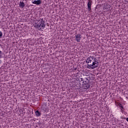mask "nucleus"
I'll use <instances>...</instances> for the list:
<instances>
[{"mask_svg": "<svg viewBox=\"0 0 128 128\" xmlns=\"http://www.w3.org/2000/svg\"><path fill=\"white\" fill-rule=\"evenodd\" d=\"M95 60L96 58L93 56H90L86 58L87 68L94 70V66H96V63H94Z\"/></svg>", "mask_w": 128, "mask_h": 128, "instance_id": "1", "label": "nucleus"}, {"mask_svg": "<svg viewBox=\"0 0 128 128\" xmlns=\"http://www.w3.org/2000/svg\"><path fill=\"white\" fill-rule=\"evenodd\" d=\"M36 27L39 28L40 30H41L42 28H46V22L43 19H42L41 21L36 24Z\"/></svg>", "mask_w": 128, "mask_h": 128, "instance_id": "2", "label": "nucleus"}, {"mask_svg": "<svg viewBox=\"0 0 128 128\" xmlns=\"http://www.w3.org/2000/svg\"><path fill=\"white\" fill-rule=\"evenodd\" d=\"M90 80L88 79H86V82H84V90H88L90 87V85L89 84Z\"/></svg>", "mask_w": 128, "mask_h": 128, "instance_id": "3", "label": "nucleus"}, {"mask_svg": "<svg viewBox=\"0 0 128 128\" xmlns=\"http://www.w3.org/2000/svg\"><path fill=\"white\" fill-rule=\"evenodd\" d=\"M92 0H88V12L92 10Z\"/></svg>", "mask_w": 128, "mask_h": 128, "instance_id": "4", "label": "nucleus"}, {"mask_svg": "<svg viewBox=\"0 0 128 128\" xmlns=\"http://www.w3.org/2000/svg\"><path fill=\"white\" fill-rule=\"evenodd\" d=\"M32 4H36L37 6H40V4H42V0H34L32 2Z\"/></svg>", "mask_w": 128, "mask_h": 128, "instance_id": "5", "label": "nucleus"}, {"mask_svg": "<svg viewBox=\"0 0 128 128\" xmlns=\"http://www.w3.org/2000/svg\"><path fill=\"white\" fill-rule=\"evenodd\" d=\"M80 38H82V37H80V34H77L75 36V40L77 42H80Z\"/></svg>", "mask_w": 128, "mask_h": 128, "instance_id": "6", "label": "nucleus"}, {"mask_svg": "<svg viewBox=\"0 0 128 128\" xmlns=\"http://www.w3.org/2000/svg\"><path fill=\"white\" fill-rule=\"evenodd\" d=\"M94 62L95 66H93L94 68H96L98 66V61L96 58Z\"/></svg>", "mask_w": 128, "mask_h": 128, "instance_id": "7", "label": "nucleus"}, {"mask_svg": "<svg viewBox=\"0 0 128 128\" xmlns=\"http://www.w3.org/2000/svg\"><path fill=\"white\" fill-rule=\"evenodd\" d=\"M19 6H20V8H24V6H25L26 4H24V2H20V4H19Z\"/></svg>", "mask_w": 128, "mask_h": 128, "instance_id": "8", "label": "nucleus"}, {"mask_svg": "<svg viewBox=\"0 0 128 128\" xmlns=\"http://www.w3.org/2000/svg\"><path fill=\"white\" fill-rule=\"evenodd\" d=\"M35 114L36 116H42V113H40L38 110L36 111Z\"/></svg>", "mask_w": 128, "mask_h": 128, "instance_id": "9", "label": "nucleus"}, {"mask_svg": "<svg viewBox=\"0 0 128 128\" xmlns=\"http://www.w3.org/2000/svg\"><path fill=\"white\" fill-rule=\"evenodd\" d=\"M118 106L120 108V110H121L122 112L124 110V106L120 103L118 104Z\"/></svg>", "mask_w": 128, "mask_h": 128, "instance_id": "10", "label": "nucleus"}, {"mask_svg": "<svg viewBox=\"0 0 128 128\" xmlns=\"http://www.w3.org/2000/svg\"><path fill=\"white\" fill-rule=\"evenodd\" d=\"M2 54H4V52L0 50V58H2Z\"/></svg>", "mask_w": 128, "mask_h": 128, "instance_id": "11", "label": "nucleus"}, {"mask_svg": "<svg viewBox=\"0 0 128 128\" xmlns=\"http://www.w3.org/2000/svg\"><path fill=\"white\" fill-rule=\"evenodd\" d=\"M2 32L0 31V38H2Z\"/></svg>", "mask_w": 128, "mask_h": 128, "instance_id": "12", "label": "nucleus"}, {"mask_svg": "<svg viewBox=\"0 0 128 128\" xmlns=\"http://www.w3.org/2000/svg\"><path fill=\"white\" fill-rule=\"evenodd\" d=\"M86 80H88V79H86ZM84 82H86V80L83 81V84H82L83 86H84Z\"/></svg>", "mask_w": 128, "mask_h": 128, "instance_id": "13", "label": "nucleus"}, {"mask_svg": "<svg viewBox=\"0 0 128 128\" xmlns=\"http://www.w3.org/2000/svg\"><path fill=\"white\" fill-rule=\"evenodd\" d=\"M80 80H81V82H84V78H80Z\"/></svg>", "mask_w": 128, "mask_h": 128, "instance_id": "14", "label": "nucleus"}, {"mask_svg": "<svg viewBox=\"0 0 128 128\" xmlns=\"http://www.w3.org/2000/svg\"><path fill=\"white\" fill-rule=\"evenodd\" d=\"M126 120L128 122V118H126Z\"/></svg>", "mask_w": 128, "mask_h": 128, "instance_id": "15", "label": "nucleus"}, {"mask_svg": "<svg viewBox=\"0 0 128 128\" xmlns=\"http://www.w3.org/2000/svg\"><path fill=\"white\" fill-rule=\"evenodd\" d=\"M28 0H25V2H28Z\"/></svg>", "mask_w": 128, "mask_h": 128, "instance_id": "16", "label": "nucleus"}, {"mask_svg": "<svg viewBox=\"0 0 128 128\" xmlns=\"http://www.w3.org/2000/svg\"><path fill=\"white\" fill-rule=\"evenodd\" d=\"M78 70L77 68H74V70Z\"/></svg>", "mask_w": 128, "mask_h": 128, "instance_id": "17", "label": "nucleus"}, {"mask_svg": "<svg viewBox=\"0 0 128 128\" xmlns=\"http://www.w3.org/2000/svg\"><path fill=\"white\" fill-rule=\"evenodd\" d=\"M74 76H78V75H74Z\"/></svg>", "mask_w": 128, "mask_h": 128, "instance_id": "18", "label": "nucleus"}]
</instances>
